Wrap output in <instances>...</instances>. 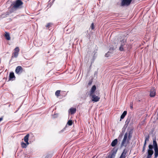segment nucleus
<instances>
[{"label": "nucleus", "mask_w": 158, "mask_h": 158, "mask_svg": "<svg viewBox=\"0 0 158 158\" xmlns=\"http://www.w3.org/2000/svg\"><path fill=\"white\" fill-rule=\"evenodd\" d=\"M91 27L92 29H94V23H92L91 24Z\"/></svg>", "instance_id": "obj_30"}, {"label": "nucleus", "mask_w": 158, "mask_h": 158, "mask_svg": "<svg viewBox=\"0 0 158 158\" xmlns=\"http://www.w3.org/2000/svg\"><path fill=\"white\" fill-rule=\"evenodd\" d=\"M23 4L21 0H16L13 2L9 7V11L10 13L21 8Z\"/></svg>", "instance_id": "obj_2"}, {"label": "nucleus", "mask_w": 158, "mask_h": 158, "mask_svg": "<svg viewBox=\"0 0 158 158\" xmlns=\"http://www.w3.org/2000/svg\"><path fill=\"white\" fill-rule=\"evenodd\" d=\"M149 136H146L145 137V139L144 143H146V142H147V141H149Z\"/></svg>", "instance_id": "obj_26"}, {"label": "nucleus", "mask_w": 158, "mask_h": 158, "mask_svg": "<svg viewBox=\"0 0 158 158\" xmlns=\"http://www.w3.org/2000/svg\"><path fill=\"white\" fill-rule=\"evenodd\" d=\"M60 92V90H57L55 93L57 97L59 96Z\"/></svg>", "instance_id": "obj_20"}, {"label": "nucleus", "mask_w": 158, "mask_h": 158, "mask_svg": "<svg viewBox=\"0 0 158 158\" xmlns=\"http://www.w3.org/2000/svg\"><path fill=\"white\" fill-rule=\"evenodd\" d=\"M23 69L20 66L17 67L15 69V72L17 74H19L22 73Z\"/></svg>", "instance_id": "obj_7"}, {"label": "nucleus", "mask_w": 158, "mask_h": 158, "mask_svg": "<svg viewBox=\"0 0 158 158\" xmlns=\"http://www.w3.org/2000/svg\"><path fill=\"white\" fill-rule=\"evenodd\" d=\"M126 43V40L125 39H123L122 40L120 41L121 45L122 46H124Z\"/></svg>", "instance_id": "obj_15"}, {"label": "nucleus", "mask_w": 158, "mask_h": 158, "mask_svg": "<svg viewBox=\"0 0 158 158\" xmlns=\"http://www.w3.org/2000/svg\"><path fill=\"white\" fill-rule=\"evenodd\" d=\"M124 46H122V45H120V47L119 48V50L120 51H123L124 50Z\"/></svg>", "instance_id": "obj_28"}, {"label": "nucleus", "mask_w": 158, "mask_h": 158, "mask_svg": "<svg viewBox=\"0 0 158 158\" xmlns=\"http://www.w3.org/2000/svg\"><path fill=\"white\" fill-rule=\"evenodd\" d=\"M127 150L124 149L121 154L119 158H125L127 156Z\"/></svg>", "instance_id": "obj_6"}, {"label": "nucleus", "mask_w": 158, "mask_h": 158, "mask_svg": "<svg viewBox=\"0 0 158 158\" xmlns=\"http://www.w3.org/2000/svg\"><path fill=\"white\" fill-rule=\"evenodd\" d=\"M146 143H144V145L143 146V150H142V152H145V148H146Z\"/></svg>", "instance_id": "obj_22"}, {"label": "nucleus", "mask_w": 158, "mask_h": 158, "mask_svg": "<svg viewBox=\"0 0 158 158\" xmlns=\"http://www.w3.org/2000/svg\"><path fill=\"white\" fill-rule=\"evenodd\" d=\"M118 142V140L117 139H115L112 142L111 145L112 147L115 146L117 144Z\"/></svg>", "instance_id": "obj_13"}, {"label": "nucleus", "mask_w": 158, "mask_h": 158, "mask_svg": "<svg viewBox=\"0 0 158 158\" xmlns=\"http://www.w3.org/2000/svg\"><path fill=\"white\" fill-rule=\"evenodd\" d=\"M157 119H158V113H157Z\"/></svg>", "instance_id": "obj_36"}, {"label": "nucleus", "mask_w": 158, "mask_h": 158, "mask_svg": "<svg viewBox=\"0 0 158 158\" xmlns=\"http://www.w3.org/2000/svg\"><path fill=\"white\" fill-rule=\"evenodd\" d=\"M116 152L117 151H113L108 156V158H114Z\"/></svg>", "instance_id": "obj_9"}, {"label": "nucleus", "mask_w": 158, "mask_h": 158, "mask_svg": "<svg viewBox=\"0 0 158 158\" xmlns=\"http://www.w3.org/2000/svg\"><path fill=\"white\" fill-rule=\"evenodd\" d=\"M124 46H122V45H120V47L119 48V50L120 51H123L124 50Z\"/></svg>", "instance_id": "obj_27"}, {"label": "nucleus", "mask_w": 158, "mask_h": 158, "mask_svg": "<svg viewBox=\"0 0 158 158\" xmlns=\"http://www.w3.org/2000/svg\"><path fill=\"white\" fill-rule=\"evenodd\" d=\"M156 95V90L154 88L151 89L150 91V96L151 97H154Z\"/></svg>", "instance_id": "obj_8"}, {"label": "nucleus", "mask_w": 158, "mask_h": 158, "mask_svg": "<svg viewBox=\"0 0 158 158\" xmlns=\"http://www.w3.org/2000/svg\"><path fill=\"white\" fill-rule=\"evenodd\" d=\"M130 107L131 109H132L133 108V105H132V103H130Z\"/></svg>", "instance_id": "obj_33"}, {"label": "nucleus", "mask_w": 158, "mask_h": 158, "mask_svg": "<svg viewBox=\"0 0 158 158\" xmlns=\"http://www.w3.org/2000/svg\"><path fill=\"white\" fill-rule=\"evenodd\" d=\"M110 52H107V53H106V54H105V56L106 57H108L109 56V53H110Z\"/></svg>", "instance_id": "obj_29"}, {"label": "nucleus", "mask_w": 158, "mask_h": 158, "mask_svg": "<svg viewBox=\"0 0 158 158\" xmlns=\"http://www.w3.org/2000/svg\"><path fill=\"white\" fill-rule=\"evenodd\" d=\"M130 117H128L126 121V124H128L130 122Z\"/></svg>", "instance_id": "obj_24"}, {"label": "nucleus", "mask_w": 158, "mask_h": 158, "mask_svg": "<svg viewBox=\"0 0 158 158\" xmlns=\"http://www.w3.org/2000/svg\"><path fill=\"white\" fill-rule=\"evenodd\" d=\"M96 89V87L95 85H93L92 87L90 92V95H91L93 94H94V93L95 92V91Z\"/></svg>", "instance_id": "obj_10"}, {"label": "nucleus", "mask_w": 158, "mask_h": 158, "mask_svg": "<svg viewBox=\"0 0 158 158\" xmlns=\"http://www.w3.org/2000/svg\"><path fill=\"white\" fill-rule=\"evenodd\" d=\"M148 147L146 158H151L154 153L153 148L154 150V158H157L158 156V146L155 139H153V145L149 144Z\"/></svg>", "instance_id": "obj_1"}, {"label": "nucleus", "mask_w": 158, "mask_h": 158, "mask_svg": "<svg viewBox=\"0 0 158 158\" xmlns=\"http://www.w3.org/2000/svg\"><path fill=\"white\" fill-rule=\"evenodd\" d=\"M15 79L14 73H10L9 75V80H14Z\"/></svg>", "instance_id": "obj_12"}, {"label": "nucleus", "mask_w": 158, "mask_h": 158, "mask_svg": "<svg viewBox=\"0 0 158 158\" xmlns=\"http://www.w3.org/2000/svg\"><path fill=\"white\" fill-rule=\"evenodd\" d=\"M19 49L18 47H16L14 49V52L18 53Z\"/></svg>", "instance_id": "obj_23"}, {"label": "nucleus", "mask_w": 158, "mask_h": 158, "mask_svg": "<svg viewBox=\"0 0 158 158\" xmlns=\"http://www.w3.org/2000/svg\"><path fill=\"white\" fill-rule=\"evenodd\" d=\"M71 114H74L76 111V110L75 108H71L69 109Z\"/></svg>", "instance_id": "obj_14"}, {"label": "nucleus", "mask_w": 158, "mask_h": 158, "mask_svg": "<svg viewBox=\"0 0 158 158\" xmlns=\"http://www.w3.org/2000/svg\"><path fill=\"white\" fill-rule=\"evenodd\" d=\"M73 124V122L72 120H69L67 123V124H68L69 126H71Z\"/></svg>", "instance_id": "obj_21"}, {"label": "nucleus", "mask_w": 158, "mask_h": 158, "mask_svg": "<svg viewBox=\"0 0 158 158\" xmlns=\"http://www.w3.org/2000/svg\"><path fill=\"white\" fill-rule=\"evenodd\" d=\"M132 0H122L121 5L122 6H128L131 3Z\"/></svg>", "instance_id": "obj_4"}, {"label": "nucleus", "mask_w": 158, "mask_h": 158, "mask_svg": "<svg viewBox=\"0 0 158 158\" xmlns=\"http://www.w3.org/2000/svg\"><path fill=\"white\" fill-rule=\"evenodd\" d=\"M92 80H91L88 83V85H90L92 83Z\"/></svg>", "instance_id": "obj_32"}, {"label": "nucleus", "mask_w": 158, "mask_h": 158, "mask_svg": "<svg viewBox=\"0 0 158 158\" xmlns=\"http://www.w3.org/2000/svg\"><path fill=\"white\" fill-rule=\"evenodd\" d=\"M9 15V12H7L6 13V15Z\"/></svg>", "instance_id": "obj_35"}, {"label": "nucleus", "mask_w": 158, "mask_h": 158, "mask_svg": "<svg viewBox=\"0 0 158 158\" xmlns=\"http://www.w3.org/2000/svg\"><path fill=\"white\" fill-rule=\"evenodd\" d=\"M6 39L7 40H10V37L9 34L6 32V33L5 35Z\"/></svg>", "instance_id": "obj_17"}, {"label": "nucleus", "mask_w": 158, "mask_h": 158, "mask_svg": "<svg viewBox=\"0 0 158 158\" xmlns=\"http://www.w3.org/2000/svg\"><path fill=\"white\" fill-rule=\"evenodd\" d=\"M3 118L2 117H1L0 118V122L3 120Z\"/></svg>", "instance_id": "obj_34"}, {"label": "nucleus", "mask_w": 158, "mask_h": 158, "mask_svg": "<svg viewBox=\"0 0 158 158\" xmlns=\"http://www.w3.org/2000/svg\"><path fill=\"white\" fill-rule=\"evenodd\" d=\"M132 130L130 131L128 134L127 132L125 133L124 138L121 143V147L124 146L126 147L127 146V143L132 137Z\"/></svg>", "instance_id": "obj_3"}, {"label": "nucleus", "mask_w": 158, "mask_h": 158, "mask_svg": "<svg viewBox=\"0 0 158 158\" xmlns=\"http://www.w3.org/2000/svg\"><path fill=\"white\" fill-rule=\"evenodd\" d=\"M27 144L26 143H25L23 142L21 143V146L23 148H25L27 147Z\"/></svg>", "instance_id": "obj_19"}, {"label": "nucleus", "mask_w": 158, "mask_h": 158, "mask_svg": "<svg viewBox=\"0 0 158 158\" xmlns=\"http://www.w3.org/2000/svg\"><path fill=\"white\" fill-rule=\"evenodd\" d=\"M115 49V48L114 47H110V51L111 50H112V51H113V50H114V49Z\"/></svg>", "instance_id": "obj_31"}, {"label": "nucleus", "mask_w": 158, "mask_h": 158, "mask_svg": "<svg viewBox=\"0 0 158 158\" xmlns=\"http://www.w3.org/2000/svg\"><path fill=\"white\" fill-rule=\"evenodd\" d=\"M2 15V16L3 17H4V15Z\"/></svg>", "instance_id": "obj_37"}, {"label": "nucleus", "mask_w": 158, "mask_h": 158, "mask_svg": "<svg viewBox=\"0 0 158 158\" xmlns=\"http://www.w3.org/2000/svg\"><path fill=\"white\" fill-rule=\"evenodd\" d=\"M18 53L14 52L11 56V59L13 58L14 57L16 58L18 55Z\"/></svg>", "instance_id": "obj_18"}, {"label": "nucleus", "mask_w": 158, "mask_h": 158, "mask_svg": "<svg viewBox=\"0 0 158 158\" xmlns=\"http://www.w3.org/2000/svg\"><path fill=\"white\" fill-rule=\"evenodd\" d=\"M52 25V23H48L46 26L47 27H48L49 28V27H51Z\"/></svg>", "instance_id": "obj_25"}, {"label": "nucleus", "mask_w": 158, "mask_h": 158, "mask_svg": "<svg viewBox=\"0 0 158 158\" xmlns=\"http://www.w3.org/2000/svg\"><path fill=\"white\" fill-rule=\"evenodd\" d=\"M90 96L91 97V100L92 101L94 102H97L99 100L100 97L98 96H96L94 94L91 95H90Z\"/></svg>", "instance_id": "obj_5"}, {"label": "nucleus", "mask_w": 158, "mask_h": 158, "mask_svg": "<svg viewBox=\"0 0 158 158\" xmlns=\"http://www.w3.org/2000/svg\"><path fill=\"white\" fill-rule=\"evenodd\" d=\"M29 135V134H28L24 137V141L26 143L27 145H28L29 144L28 141Z\"/></svg>", "instance_id": "obj_11"}, {"label": "nucleus", "mask_w": 158, "mask_h": 158, "mask_svg": "<svg viewBox=\"0 0 158 158\" xmlns=\"http://www.w3.org/2000/svg\"><path fill=\"white\" fill-rule=\"evenodd\" d=\"M127 114V111H124L121 116L120 120H121V119H123L124 118Z\"/></svg>", "instance_id": "obj_16"}]
</instances>
